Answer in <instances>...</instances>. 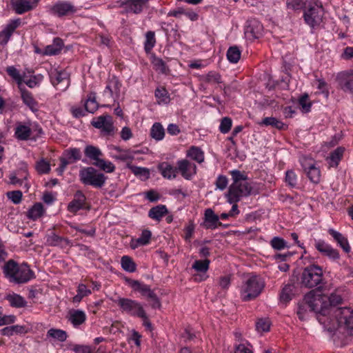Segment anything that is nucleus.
Listing matches in <instances>:
<instances>
[{"label": "nucleus", "instance_id": "nucleus-27", "mask_svg": "<svg viewBox=\"0 0 353 353\" xmlns=\"http://www.w3.org/2000/svg\"><path fill=\"white\" fill-rule=\"evenodd\" d=\"M131 286L134 290L139 291L143 296L149 301L152 298H154L156 294L150 287L148 285L140 283L139 281H132Z\"/></svg>", "mask_w": 353, "mask_h": 353}, {"label": "nucleus", "instance_id": "nucleus-35", "mask_svg": "<svg viewBox=\"0 0 353 353\" xmlns=\"http://www.w3.org/2000/svg\"><path fill=\"white\" fill-rule=\"evenodd\" d=\"M6 300L9 302L12 307L20 308L26 306L27 302L20 295L17 294H8Z\"/></svg>", "mask_w": 353, "mask_h": 353}, {"label": "nucleus", "instance_id": "nucleus-3", "mask_svg": "<svg viewBox=\"0 0 353 353\" xmlns=\"http://www.w3.org/2000/svg\"><path fill=\"white\" fill-rule=\"evenodd\" d=\"M3 269L6 277L17 284L27 283L34 276V272L26 263L19 265L12 259L6 262Z\"/></svg>", "mask_w": 353, "mask_h": 353}, {"label": "nucleus", "instance_id": "nucleus-57", "mask_svg": "<svg viewBox=\"0 0 353 353\" xmlns=\"http://www.w3.org/2000/svg\"><path fill=\"white\" fill-rule=\"evenodd\" d=\"M270 327V321L268 319H259L256 323V330L259 332H267Z\"/></svg>", "mask_w": 353, "mask_h": 353}, {"label": "nucleus", "instance_id": "nucleus-60", "mask_svg": "<svg viewBox=\"0 0 353 353\" xmlns=\"http://www.w3.org/2000/svg\"><path fill=\"white\" fill-rule=\"evenodd\" d=\"M228 183V180L225 176L219 175L216 179L215 185L217 188L223 190L226 188Z\"/></svg>", "mask_w": 353, "mask_h": 353}, {"label": "nucleus", "instance_id": "nucleus-16", "mask_svg": "<svg viewBox=\"0 0 353 353\" xmlns=\"http://www.w3.org/2000/svg\"><path fill=\"white\" fill-rule=\"evenodd\" d=\"M38 129L37 134H41L43 133L42 128L37 123H31L29 125H19L15 129V136L18 139L27 140L32 137L33 134L34 128Z\"/></svg>", "mask_w": 353, "mask_h": 353}, {"label": "nucleus", "instance_id": "nucleus-50", "mask_svg": "<svg viewBox=\"0 0 353 353\" xmlns=\"http://www.w3.org/2000/svg\"><path fill=\"white\" fill-rule=\"evenodd\" d=\"M25 327L21 325H12L3 328L1 332L4 336H12L14 333H23L25 332Z\"/></svg>", "mask_w": 353, "mask_h": 353}, {"label": "nucleus", "instance_id": "nucleus-62", "mask_svg": "<svg viewBox=\"0 0 353 353\" xmlns=\"http://www.w3.org/2000/svg\"><path fill=\"white\" fill-rule=\"evenodd\" d=\"M342 156H327L325 161L330 167H337Z\"/></svg>", "mask_w": 353, "mask_h": 353}, {"label": "nucleus", "instance_id": "nucleus-41", "mask_svg": "<svg viewBox=\"0 0 353 353\" xmlns=\"http://www.w3.org/2000/svg\"><path fill=\"white\" fill-rule=\"evenodd\" d=\"M156 44L155 33L153 31H148L145 33V40L144 42V49L147 53H149Z\"/></svg>", "mask_w": 353, "mask_h": 353}, {"label": "nucleus", "instance_id": "nucleus-5", "mask_svg": "<svg viewBox=\"0 0 353 353\" xmlns=\"http://www.w3.org/2000/svg\"><path fill=\"white\" fill-rule=\"evenodd\" d=\"M80 181L85 185H91L96 188H102L108 179L102 172L93 167L83 168L79 171Z\"/></svg>", "mask_w": 353, "mask_h": 353}, {"label": "nucleus", "instance_id": "nucleus-30", "mask_svg": "<svg viewBox=\"0 0 353 353\" xmlns=\"http://www.w3.org/2000/svg\"><path fill=\"white\" fill-rule=\"evenodd\" d=\"M328 232L346 253H349L350 252V246L347 238L343 236L340 232L335 231L332 228L328 230Z\"/></svg>", "mask_w": 353, "mask_h": 353}, {"label": "nucleus", "instance_id": "nucleus-64", "mask_svg": "<svg viewBox=\"0 0 353 353\" xmlns=\"http://www.w3.org/2000/svg\"><path fill=\"white\" fill-rule=\"evenodd\" d=\"M73 350L77 353H91L92 352L90 346L81 345H76Z\"/></svg>", "mask_w": 353, "mask_h": 353}, {"label": "nucleus", "instance_id": "nucleus-1", "mask_svg": "<svg viewBox=\"0 0 353 353\" xmlns=\"http://www.w3.org/2000/svg\"><path fill=\"white\" fill-rule=\"evenodd\" d=\"M321 297H325L327 299L325 301L327 310L326 312H321L323 319L327 315H332L335 318L336 323L339 325H344L350 335L353 336V310L349 307H336V305L342 303L343 299L341 295L334 292L327 296L322 294H316Z\"/></svg>", "mask_w": 353, "mask_h": 353}, {"label": "nucleus", "instance_id": "nucleus-32", "mask_svg": "<svg viewBox=\"0 0 353 353\" xmlns=\"http://www.w3.org/2000/svg\"><path fill=\"white\" fill-rule=\"evenodd\" d=\"M63 46V43L61 39L55 38L54 39L53 43L51 45H48L45 48V54L47 55H55L59 54Z\"/></svg>", "mask_w": 353, "mask_h": 353}, {"label": "nucleus", "instance_id": "nucleus-6", "mask_svg": "<svg viewBox=\"0 0 353 353\" xmlns=\"http://www.w3.org/2000/svg\"><path fill=\"white\" fill-rule=\"evenodd\" d=\"M264 288V282L254 275L248 278L241 288L242 300L248 301L257 297Z\"/></svg>", "mask_w": 353, "mask_h": 353}, {"label": "nucleus", "instance_id": "nucleus-45", "mask_svg": "<svg viewBox=\"0 0 353 353\" xmlns=\"http://www.w3.org/2000/svg\"><path fill=\"white\" fill-rule=\"evenodd\" d=\"M227 58L231 63H236L241 58V51L236 46L230 47L227 52Z\"/></svg>", "mask_w": 353, "mask_h": 353}, {"label": "nucleus", "instance_id": "nucleus-34", "mask_svg": "<svg viewBox=\"0 0 353 353\" xmlns=\"http://www.w3.org/2000/svg\"><path fill=\"white\" fill-rule=\"evenodd\" d=\"M47 242L51 246H61L64 247L69 244V240L63 237L57 235L55 233L52 232L47 237Z\"/></svg>", "mask_w": 353, "mask_h": 353}, {"label": "nucleus", "instance_id": "nucleus-33", "mask_svg": "<svg viewBox=\"0 0 353 353\" xmlns=\"http://www.w3.org/2000/svg\"><path fill=\"white\" fill-rule=\"evenodd\" d=\"M168 213V210L165 205H159L156 207L152 208L149 212L148 216L152 219H155L157 221L161 220V219L165 216Z\"/></svg>", "mask_w": 353, "mask_h": 353}, {"label": "nucleus", "instance_id": "nucleus-38", "mask_svg": "<svg viewBox=\"0 0 353 353\" xmlns=\"http://www.w3.org/2000/svg\"><path fill=\"white\" fill-rule=\"evenodd\" d=\"M44 210L42 203H35L28 212V216L29 219L36 220L41 217L43 214Z\"/></svg>", "mask_w": 353, "mask_h": 353}, {"label": "nucleus", "instance_id": "nucleus-10", "mask_svg": "<svg viewBox=\"0 0 353 353\" xmlns=\"http://www.w3.org/2000/svg\"><path fill=\"white\" fill-rule=\"evenodd\" d=\"M120 307L123 312L134 316H139L144 311L141 304L134 300L119 297L114 301Z\"/></svg>", "mask_w": 353, "mask_h": 353}, {"label": "nucleus", "instance_id": "nucleus-53", "mask_svg": "<svg viewBox=\"0 0 353 353\" xmlns=\"http://www.w3.org/2000/svg\"><path fill=\"white\" fill-rule=\"evenodd\" d=\"M35 168L39 174H46L48 173L50 170V165L49 161H47L43 159H41L40 161L37 162Z\"/></svg>", "mask_w": 353, "mask_h": 353}, {"label": "nucleus", "instance_id": "nucleus-19", "mask_svg": "<svg viewBox=\"0 0 353 353\" xmlns=\"http://www.w3.org/2000/svg\"><path fill=\"white\" fill-rule=\"evenodd\" d=\"M177 170L186 180H191L196 173V165L185 159L177 162Z\"/></svg>", "mask_w": 353, "mask_h": 353}, {"label": "nucleus", "instance_id": "nucleus-25", "mask_svg": "<svg viewBox=\"0 0 353 353\" xmlns=\"http://www.w3.org/2000/svg\"><path fill=\"white\" fill-rule=\"evenodd\" d=\"M90 158L91 164L100 170L106 173H112L115 170V166L110 161H106L99 157V156H89Z\"/></svg>", "mask_w": 353, "mask_h": 353}, {"label": "nucleus", "instance_id": "nucleus-47", "mask_svg": "<svg viewBox=\"0 0 353 353\" xmlns=\"http://www.w3.org/2000/svg\"><path fill=\"white\" fill-rule=\"evenodd\" d=\"M122 268L129 272H134L136 270V264L128 256H123L121 260Z\"/></svg>", "mask_w": 353, "mask_h": 353}, {"label": "nucleus", "instance_id": "nucleus-18", "mask_svg": "<svg viewBox=\"0 0 353 353\" xmlns=\"http://www.w3.org/2000/svg\"><path fill=\"white\" fill-rule=\"evenodd\" d=\"M41 0H15L12 2V6L15 12L18 14L34 9Z\"/></svg>", "mask_w": 353, "mask_h": 353}, {"label": "nucleus", "instance_id": "nucleus-8", "mask_svg": "<svg viewBox=\"0 0 353 353\" xmlns=\"http://www.w3.org/2000/svg\"><path fill=\"white\" fill-rule=\"evenodd\" d=\"M256 193L250 183L243 182V184L230 185L225 196L228 201L232 203L239 202L243 197Z\"/></svg>", "mask_w": 353, "mask_h": 353}, {"label": "nucleus", "instance_id": "nucleus-44", "mask_svg": "<svg viewBox=\"0 0 353 353\" xmlns=\"http://www.w3.org/2000/svg\"><path fill=\"white\" fill-rule=\"evenodd\" d=\"M6 72L17 83L18 88L24 85L23 84V78L19 71L14 66H9L6 68Z\"/></svg>", "mask_w": 353, "mask_h": 353}, {"label": "nucleus", "instance_id": "nucleus-9", "mask_svg": "<svg viewBox=\"0 0 353 353\" xmlns=\"http://www.w3.org/2000/svg\"><path fill=\"white\" fill-rule=\"evenodd\" d=\"M91 123L94 128L101 130L103 136L113 137L116 132L112 117L108 114L94 118Z\"/></svg>", "mask_w": 353, "mask_h": 353}, {"label": "nucleus", "instance_id": "nucleus-46", "mask_svg": "<svg viewBox=\"0 0 353 353\" xmlns=\"http://www.w3.org/2000/svg\"><path fill=\"white\" fill-rule=\"evenodd\" d=\"M210 263V261L207 259L204 260H196L194 262L192 268L198 272L205 273L209 269Z\"/></svg>", "mask_w": 353, "mask_h": 353}, {"label": "nucleus", "instance_id": "nucleus-55", "mask_svg": "<svg viewBox=\"0 0 353 353\" xmlns=\"http://www.w3.org/2000/svg\"><path fill=\"white\" fill-rule=\"evenodd\" d=\"M232 123V121L230 117H225L223 118L219 125V130L223 134L228 133L231 129Z\"/></svg>", "mask_w": 353, "mask_h": 353}, {"label": "nucleus", "instance_id": "nucleus-23", "mask_svg": "<svg viewBox=\"0 0 353 353\" xmlns=\"http://www.w3.org/2000/svg\"><path fill=\"white\" fill-rule=\"evenodd\" d=\"M21 20L17 19L12 20L6 25L4 29L0 32V45L4 46L9 41L14 31L20 26Z\"/></svg>", "mask_w": 353, "mask_h": 353}, {"label": "nucleus", "instance_id": "nucleus-52", "mask_svg": "<svg viewBox=\"0 0 353 353\" xmlns=\"http://www.w3.org/2000/svg\"><path fill=\"white\" fill-rule=\"evenodd\" d=\"M129 168L136 176H139L143 180L149 179L150 172L148 169L137 166H130Z\"/></svg>", "mask_w": 353, "mask_h": 353}, {"label": "nucleus", "instance_id": "nucleus-36", "mask_svg": "<svg viewBox=\"0 0 353 353\" xmlns=\"http://www.w3.org/2000/svg\"><path fill=\"white\" fill-rule=\"evenodd\" d=\"M150 136L156 141H161L164 138L165 129L159 122L154 123L150 129Z\"/></svg>", "mask_w": 353, "mask_h": 353}, {"label": "nucleus", "instance_id": "nucleus-48", "mask_svg": "<svg viewBox=\"0 0 353 353\" xmlns=\"http://www.w3.org/2000/svg\"><path fill=\"white\" fill-rule=\"evenodd\" d=\"M155 97L158 99V103H168L170 102V97L165 88H157L155 90Z\"/></svg>", "mask_w": 353, "mask_h": 353}, {"label": "nucleus", "instance_id": "nucleus-15", "mask_svg": "<svg viewBox=\"0 0 353 353\" xmlns=\"http://www.w3.org/2000/svg\"><path fill=\"white\" fill-rule=\"evenodd\" d=\"M121 87V83L117 77L115 76L109 77L106 82L105 88L103 91V95L116 101L119 97Z\"/></svg>", "mask_w": 353, "mask_h": 353}, {"label": "nucleus", "instance_id": "nucleus-21", "mask_svg": "<svg viewBox=\"0 0 353 353\" xmlns=\"http://www.w3.org/2000/svg\"><path fill=\"white\" fill-rule=\"evenodd\" d=\"M23 103L32 112H37L39 110V103L34 98L31 92L28 90L25 85L18 88Z\"/></svg>", "mask_w": 353, "mask_h": 353}, {"label": "nucleus", "instance_id": "nucleus-49", "mask_svg": "<svg viewBox=\"0 0 353 353\" xmlns=\"http://www.w3.org/2000/svg\"><path fill=\"white\" fill-rule=\"evenodd\" d=\"M201 79L208 83H220L221 75L215 71H210L206 75L202 76Z\"/></svg>", "mask_w": 353, "mask_h": 353}, {"label": "nucleus", "instance_id": "nucleus-14", "mask_svg": "<svg viewBox=\"0 0 353 353\" xmlns=\"http://www.w3.org/2000/svg\"><path fill=\"white\" fill-rule=\"evenodd\" d=\"M263 27L261 22L256 19H250L247 21L245 28V37L250 39L261 37L263 34Z\"/></svg>", "mask_w": 353, "mask_h": 353}, {"label": "nucleus", "instance_id": "nucleus-63", "mask_svg": "<svg viewBox=\"0 0 353 353\" xmlns=\"http://www.w3.org/2000/svg\"><path fill=\"white\" fill-rule=\"evenodd\" d=\"M285 181L290 186H295L296 184V175L292 170L286 172Z\"/></svg>", "mask_w": 353, "mask_h": 353}, {"label": "nucleus", "instance_id": "nucleus-58", "mask_svg": "<svg viewBox=\"0 0 353 353\" xmlns=\"http://www.w3.org/2000/svg\"><path fill=\"white\" fill-rule=\"evenodd\" d=\"M8 197L14 203L18 204L21 201L22 192L20 190H14L7 193Z\"/></svg>", "mask_w": 353, "mask_h": 353}, {"label": "nucleus", "instance_id": "nucleus-40", "mask_svg": "<svg viewBox=\"0 0 353 353\" xmlns=\"http://www.w3.org/2000/svg\"><path fill=\"white\" fill-rule=\"evenodd\" d=\"M233 183L231 185L243 184V182H248V176L244 172L238 170H234L230 172Z\"/></svg>", "mask_w": 353, "mask_h": 353}, {"label": "nucleus", "instance_id": "nucleus-59", "mask_svg": "<svg viewBox=\"0 0 353 353\" xmlns=\"http://www.w3.org/2000/svg\"><path fill=\"white\" fill-rule=\"evenodd\" d=\"M154 66L163 74H166L169 71V68L163 59L157 58L154 60Z\"/></svg>", "mask_w": 353, "mask_h": 353}, {"label": "nucleus", "instance_id": "nucleus-28", "mask_svg": "<svg viewBox=\"0 0 353 353\" xmlns=\"http://www.w3.org/2000/svg\"><path fill=\"white\" fill-rule=\"evenodd\" d=\"M158 170L164 178L170 180L176 178L178 172L177 166L173 167L168 162L161 163L158 165Z\"/></svg>", "mask_w": 353, "mask_h": 353}, {"label": "nucleus", "instance_id": "nucleus-26", "mask_svg": "<svg viewBox=\"0 0 353 353\" xmlns=\"http://www.w3.org/2000/svg\"><path fill=\"white\" fill-rule=\"evenodd\" d=\"M150 0H129L128 8L122 11V14L133 13L139 14L143 10Z\"/></svg>", "mask_w": 353, "mask_h": 353}, {"label": "nucleus", "instance_id": "nucleus-17", "mask_svg": "<svg viewBox=\"0 0 353 353\" xmlns=\"http://www.w3.org/2000/svg\"><path fill=\"white\" fill-rule=\"evenodd\" d=\"M336 79L340 88L344 92L353 94V70L339 73Z\"/></svg>", "mask_w": 353, "mask_h": 353}, {"label": "nucleus", "instance_id": "nucleus-61", "mask_svg": "<svg viewBox=\"0 0 353 353\" xmlns=\"http://www.w3.org/2000/svg\"><path fill=\"white\" fill-rule=\"evenodd\" d=\"M41 77L37 76H32L28 80H23V84L25 83L27 86L30 88L36 87L39 82L41 81Z\"/></svg>", "mask_w": 353, "mask_h": 353}, {"label": "nucleus", "instance_id": "nucleus-54", "mask_svg": "<svg viewBox=\"0 0 353 353\" xmlns=\"http://www.w3.org/2000/svg\"><path fill=\"white\" fill-rule=\"evenodd\" d=\"M299 103L303 112L306 113L310 111L312 103L307 94L302 96L299 101Z\"/></svg>", "mask_w": 353, "mask_h": 353}, {"label": "nucleus", "instance_id": "nucleus-12", "mask_svg": "<svg viewBox=\"0 0 353 353\" xmlns=\"http://www.w3.org/2000/svg\"><path fill=\"white\" fill-rule=\"evenodd\" d=\"M50 79L51 83L57 90L65 91L70 85V76L65 70H52Z\"/></svg>", "mask_w": 353, "mask_h": 353}, {"label": "nucleus", "instance_id": "nucleus-2", "mask_svg": "<svg viewBox=\"0 0 353 353\" xmlns=\"http://www.w3.org/2000/svg\"><path fill=\"white\" fill-rule=\"evenodd\" d=\"M325 297L316 296L314 290H311L307 293L304 297L303 302L299 305L297 315L301 320L304 319V314L309 309L314 312L317 315V319L320 323L326 324V319H323L321 312H326L327 305L325 304Z\"/></svg>", "mask_w": 353, "mask_h": 353}, {"label": "nucleus", "instance_id": "nucleus-4", "mask_svg": "<svg viewBox=\"0 0 353 353\" xmlns=\"http://www.w3.org/2000/svg\"><path fill=\"white\" fill-rule=\"evenodd\" d=\"M301 286L313 288L315 292H321L323 289V274L322 268L316 265H309L304 268L301 276ZM316 294V293H315Z\"/></svg>", "mask_w": 353, "mask_h": 353}, {"label": "nucleus", "instance_id": "nucleus-20", "mask_svg": "<svg viewBox=\"0 0 353 353\" xmlns=\"http://www.w3.org/2000/svg\"><path fill=\"white\" fill-rule=\"evenodd\" d=\"M203 225L206 229L214 230L218 226H223L226 228L228 225L223 224L219 221V217L215 214L211 208H208L205 210L204 221Z\"/></svg>", "mask_w": 353, "mask_h": 353}, {"label": "nucleus", "instance_id": "nucleus-56", "mask_svg": "<svg viewBox=\"0 0 353 353\" xmlns=\"http://www.w3.org/2000/svg\"><path fill=\"white\" fill-rule=\"evenodd\" d=\"M270 244L274 249L277 250H281L287 247V243L283 239L278 236L274 237L271 240Z\"/></svg>", "mask_w": 353, "mask_h": 353}, {"label": "nucleus", "instance_id": "nucleus-37", "mask_svg": "<svg viewBox=\"0 0 353 353\" xmlns=\"http://www.w3.org/2000/svg\"><path fill=\"white\" fill-rule=\"evenodd\" d=\"M261 125L272 126L278 130H282L285 128V125L280 120L275 117H265L261 122L259 123Z\"/></svg>", "mask_w": 353, "mask_h": 353}, {"label": "nucleus", "instance_id": "nucleus-43", "mask_svg": "<svg viewBox=\"0 0 353 353\" xmlns=\"http://www.w3.org/2000/svg\"><path fill=\"white\" fill-rule=\"evenodd\" d=\"M91 294L90 290L88 289L86 285L81 283L77 288V294L73 297V303H79L82 299Z\"/></svg>", "mask_w": 353, "mask_h": 353}, {"label": "nucleus", "instance_id": "nucleus-13", "mask_svg": "<svg viewBox=\"0 0 353 353\" xmlns=\"http://www.w3.org/2000/svg\"><path fill=\"white\" fill-rule=\"evenodd\" d=\"M301 165L309 179L314 183H318L321 179V172L319 168L315 165L312 159L303 157L301 160Z\"/></svg>", "mask_w": 353, "mask_h": 353}, {"label": "nucleus", "instance_id": "nucleus-42", "mask_svg": "<svg viewBox=\"0 0 353 353\" xmlns=\"http://www.w3.org/2000/svg\"><path fill=\"white\" fill-rule=\"evenodd\" d=\"M47 336L52 337L60 342H63L67 339V333L60 329L51 328L47 332Z\"/></svg>", "mask_w": 353, "mask_h": 353}, {"label": "nucleus", "instance_id": "nucleus-7", "mask_svg": "<svg viewBox=\"0 0 353 353\" xmlns=\"http://www.w3.org/2000/svg\"><path fill=\"white\" fill-rule=\"evenodd\" d=\"M323 8L321 3L318 1H309L304 10V20L312 28L320 25L323 21Z\"/></svg>", "mask_w": 353, "mask_h": 353}, {"label": "nucleus", "instance_id": "nucleus-11", "mask_svg": "<svg viewBox=\"0 0 353 353\" xmlns=\"http://www.w3.org/2000/svg\"><path fill=\"white\" fill-rule=\"evenodd\" d=\"M77 7L67 1H60L49 8V12L56 17H63L74 14L78 11Z\"/></svg>", "mask_w": 353, "mask_h": 353}, {"label": "nucleus", "instance_id": "nucleus-29", "mask_svg": "<svg viewBox=\"0 0 353 353\" xmlns=\"http://www.w3.org/2000/svg\"><path fill=\"white\" fill-rule=\"evenodd\" d=\"M68 319L74 326H79L85 321L86 315L82 310L73 309L69 311Z\"/></svg>", "mask_w": 353, "mask_h": 353}, {"label": "nucleus", "instance_id": "nucleus-24", "mask_svg": "<svg viewBox=\"0 0 353 353\" xmlns=\"http://www.w3.org/2000/svg\"><path fill=\"white\" fill-rule=\"evenodd\" d=\"M315 248L323 255L327 256L332 260H337L340 257L337 250L334 249L330 245L325 243L323 241H318L315 243Z\"/></svg>", "mask_w": 353, "mask_h": 353}, {"label": "nucleus", "instance_id": "nucleus-39", "mask_svg": "<svg viewBox=\"0 0 353 353\" xmlns=\"http://www.w3.org/2000/svg\"><path fill=\"white\" fill-rule=\"evenodd\" d=\"M294 288V287L292 284H287L283 287L280 294L281 302L286 303L292 299Z\"/></svg>", "mask_w": 353, "mask_h": 353}, {"label": "nucleus", "instance_id": "nucleus-22", "mask_svg": "<svg viewBox=\"0 0 353 353\" xmlns=\"http://www.w3.org/2000/svg\"><path fill=\"white\" fill-rule=\"evenodd\" d=\"M85 200L86 198L84 194L81 191L78 190L75 193L74 197L72 199V201L70 202L68 205V211H70V212L75 213L81 209L90 210V206H85Z\"/></svg>", "mask_w": 353, "mask_h": 353}, {"label": "nucleus", "instance_id": "nucleus-51", "mask_svg": "<svg viewBox=\"0 0 353 353\" xmlns=\"http://www.w3.org/2000/svg\"><path fill=\"white\" fill-rule=\"evenodd\" d=\"M84 107L86 112L94 113L98 109V104L95 97L90 94L85 102Z\"/></svg>", "mask_w": 353, "mask_h": 353}, {"label": "nucleus", "instance_id": "nucleus-31", "mask_svg": "<svg viewBox=\"0 0 353 353\" xmlns=\"http://www.w3.org/2000/svg\"><path fill=\"white\" fill-rule=\"evenodd\" d=\"M152 233L148 230H144L142 231L141 235L139 238L132 240L130 246L132 249H135L139 246L145 245L149 243L151 238Z\"/></svg>", "mask_w": 353, "mask_h": 353}]
</instances>
